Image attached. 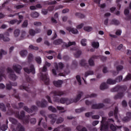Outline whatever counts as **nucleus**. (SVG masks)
Here are the masks:
<instances>
[{"mask_svg":"<svg viewBox=\"0 0 131 131\" xmlns=\"http://www.w3.org/2000/svg\"><path fill=\"white\" fill-rule=\"evenodd\" d=\"M51 94L53 95V100L54 102H56L57 103H61V104H66L67 105H69L73 102L75 103H77L78 101L81 99L82 96H83V92L82 91H79L77 95L76 98L73 100L72 99H68L65 98H59V97H57V96H63L64 95V92L63 91H54L51 92Z\"/></svg>","mask_w":131,"mask_h":131,"instance_id":"obj_1","label":"nucleus"},{"mask_svg":"<svg viewBox=\"0 0 131 131\" xmlns=\"http://www.w3.org/2000/svg\"><path fill=\"white\" fill-rule=\"evenodd\" d=\"M107 118L102 117L101 121L100 130L101 131H107L110 128L112 131H116L117 128H121L122 126H115L113 124L114 120L113 119H108L107 121Z\"/></svg>","mask_w":131,"mask_h":131,"instance_id":"obj_2","label":"nucleus"},{"mask_svg":"<svg viewBox=\"0 0 131 131\" xmlns=\"http://www.w3.org/2000/svg\"><path fill=\"white\" fill-rule=\"evenodd\" d=\"M127 87L126 85L117 86L111 89V92L114 93V92H120L114 96L115 100L117 99H121L124 96V92L126 91Z\"/></svg>","mask_w":131,"mask_h":131,"instance_id":"obj_3","label":"nucleus"},{"mask_svg":"<svg viewBox=\"0 0 131 131\" xmlns=\"http://www.w3.org/2000/svg\"><path fill=\"white\" fill-rule=\"evenodd\" d=\"M13 113L15 117L16 118H18V119L22 120L24 123H29V118H30V116H25V112H24V111H21L20 113H19V111H14Z\"/></svg>","mask_w":131,"mask_h":131,"instance_id":"obj_4","label":"nucleus"},{"mask_svg":"<svg viewBox=\"0 0 131 131\" xmlns=\"http://www.w3.org/2000/svg\"><path fill=\"white\" fill-rule=\"evenodd\" d=\"M64 64L62 62H59L58 66L56 64L55 66V69H53L52 70V74H53L54 76H65V73H61V70L64 68Z\"/></svg>","mask_w":131,"mask_h":131,"instance_id":"obj_5","label":"nucleus"},{"mask_svg":"<svg viewBox=\"0 0 131 131\" xmlns=\"http://www.w3.org/2000/svg\"><path fill=\"white\" fill-rule=\"evenodd\" d=\"M41 72H45V73H41L40 78L42 81L44 82L45 84L48 85L50 84V79L48 77V68L46 66H44L42 69H41Z\"/></svg>","mask_w":131,"mask_h":131,"instance_id":"obj_6","label":"nucleus"},{"mask_svg":"<svg viewBox=\"0 0 131 131\" xmlns=\"http://www.w3.org/2000/svg\"><path fill=\"white\" fill-rule=\"evenodd\" d=\"M49 118L51 119L50 123L51 124H54L55 122L56 121L57 124H60L64 121V118L61 117L57 119V115L55 114H52L48 116Z\"/></svg>","mask_w":131,"mask_h":131,"instance_id":"obj_7","label":"nucleus"},{"mask_svg":"<svg viewBox=\"0 0 131 131\" xmlns=\"http://www.w3.org/2000/svg\"><path fill=\"white\" fill-rule=\"evenodd\" d=\"M122 80V76H120L117 77L115 80H112V79H108L106 81L107 84H115L116 82H120Z\"/></svg>","mask_w":131,"mask_h":131,"instance_id":"obj_8","label":"nucleus"},{"mask_svg":"<svg viewBox=\"0 0 131 131\" xmlns=\"http://www.w3.org/2000/svg\"><path fill=\"white\" fill-rule=\"evenodd\" d=\"M7 72L9 73V78L11 80L15 81L17 79V76L14 73V71L11 68H8Z\"/></svg>","mask_w":131,"mask_h":131,"instance_id":"obj_9","label":"nucleus"},{"mask_svg":"<svg viewBox=\"0 0 131 131\" xmlns=\"http://www.w3.org/2000/svg\"><path fill=\"white\" fill-rule=\"evenodd\" d=\"M53 131H71V128L69 127H65L64 125H62L54 128Z\"/></svg>","mask_w":131,"mask_h":131,"instance_id":"obj_10","label":"nucleus"},{"mask_svg":"<svg viewBox=\"0 0 131 131\" xmlns=\"http://www.w3.org/2000/svg\"><path fill=\"white\" fill-rule=\"evenodd\" d=\"M118 107L116 106L115 108L114 112L111 111L108 113V116L110 117H111V116H113L114 115V117L115 119L117 120L118 119Z\"/></svg>","mask_w":131,"mask_h":131,"instance_id":"obj_11","label":"nucleus"},{"mask_svg":"<svg viewBox=\"0 0 131 131\" xmlns=\"http://www.w3.org/2000/svg\"><path fill=\"white\" fill-rule=\"evenodd\" d=\"M36 104L38 107H41V108H45V107L48 106V101H47V100L45 99H42L41 102L40 101H37Z\"/></svg>","mask_w":131,"mask_h":131,"instance_id":"obj_12","label":"nucleus"},{"mask_svg":"<svg viewBox=\"0 0 131 131\" xmlns=\"http://www.w3.org/2000/svg\"><path fill=\"white\" fill-rule=\"evenodd\" d=\"M105 106L103 103H100L98 104H93L91 106L92 109H102V108H104Z\"/></svg>","mask_w":131,"mask_h":131,"instance_id":"obj_13","label":"nucleus"},{"mask_svg":"<svg viewBox=\"0 0 131 131\" xmlns=\"http://www.w3.org/2000/svg\"><path fill=\"white\" fill-rule=\"evenodd\" d=\"M98 56L93 55L90 58L88 61L90 66H95V61L94 60L95 59H98Z\"/></svg>","mask_w":131,"mask_h":131,"instance_id":"obj_14","label":"nucleus"},{"mask_svg":"<svg viewBox=\"0 0 131 131\" xmlns=\"http://www.w3.org/2000/svg\"><path fill=\"white\" fill-rule=\"evenodd\" d=\"M67 30L70 32H72L73 34H78V30L74 28H71L70 27H67Z\"/></svg>","mask_w":131,"mask_h":131,"instance_id":"obj_15","label":"nucleus"},{"mask_svg":"<svg viewBox=\"0 0 131 131\" xmlns=\"http://www.w3.org/2000/svg\"><path fill=\"white\" fill-rule=\"evenodd\" d=\"M3 77H6V75L5 74V68H0V81L3 80Z\"/></svg>","mask_w":131,"mask_h":131,"instance_id":"obj_16","label":"nucleus"},{"mask_svg":"<svg viewBox=\"0 0 131 131\" xmlns=\"http://www.w3.org/2000/svg\"><path fill=\"white\" fill-rule=\"evenodd\" d=\"M13 69L15 71L16 73H18L19 74L21 69H22V67L20 65H15L13 66Z\"/></svg>","mask_w":131,"mask_h":131,"instance_id":"obj_17","label":"nucleus"},{"mask_svg":"<svg viewBox=\"0 0 131 131\" xmlns=\"http://www.w3.org/2000/svg\"><path fill=\"white\" fill-rule=\"evenodd\" d=\"M53 84L56 88H61L62 84H63V81L61 80H58V81H53Z\"/></svg>","mask_w":131,"mask_h":131,"instance_id":"obj_18","label":"nucleus"},{"mask_svg":"<svg viewBox=\"0 0 131 131\" xmlns=\"http://www.w3.org/2000/svg\"><path fill=\"white\" fill-rule=\"evenodd\" d=\"M80 65L81 67H84L86 68H89V64L86 63V61L84 59H82L80 61Z\"/></svg>","mask_w":131,"mask_h":131,"instance_id":"obj_19","label":"nucleus"},{"mask_svg":"<svg viewBox=\"0 0 131 131\" xmlns=\"http://www.w3.org/2000/svg\"><path fill=\"white\" fill-rule=\"evenodd\" d=\"M24 70L26 73H30V72L33 73V64H31L30 69H28V68H25Z\"/></svg>","mask_w":131,"mask_h":131,"instance_id":"obj_20","label":"nucleus"},{"mask_svg":"<svg viewBox=\"0 0 131 131\" xmlns=\"http://www.w3.org/2000/svg\"><path fill=\"white\" fill-rule=\"evenodd\" d=\"M131 118V113H126V117H124L123 118V121H129Z\"/></svg>","mask_w":131,"mask_h":131,"instance_id":"obj_21","label":"nucleus"},{"mask_svg":"<svg viewBox=\"0 0 131 131\" xmlns=\"http://www.w3.org/2000/svg\"><path fill=\"white\" fill-rule=\"evenodd\" d=\"M111 24L113 25H116V26L119 25L120 24V21L116 19H113L111 21Z\"/></svg>","mask_w":131,"mask_h":131,"instance_id":"obj_22","label":"nucleus"},{"mask_svg":"<svg viewBox=\"0 0 131 131\" xmlns=\"http://www.w3.org/2000/svg\"><path fill=\"white\" fill-rule=\"evenodd\" d=\"M21 22H22L21 20H17V19H12L9 21V24H11V25H14V24H16V23H17V24H20Z\"/></svg>","mask_w":131,"mask_h":131,"instance_id":"obj_23","label":"nucleus"},{"mask_svg":"<svg viewBox=\"0 0 131 131\" xmlns=\"http://www.w3.org/2000/svg\"><path fill=\"white\" fill-rule=\"evenodd\" d=\"M16 129L18 131H25V128H24V126L21 125L20 123H18L17 124V126L16 127Z\"/></svg>","mask_w":131,"mask_h":131,"instance_id":"obj_24","label":"nucleus"},{"mask_svg":"<svg viewBox=\"0 0 131 131\" xmlns=\"http://www.w3.org/2000/svg\"><path fill=\"white\" fill-rule=\"evenodd\" d=\"M62 42H63V41L61 39H57L53 41V45L55 46H59V45H61Z\"/></svg>","mask_w":131,"mask_h":131,"instance_id":"obj_25","label":"nucleus"},{"mask_svg":"<svg viewBox=\"0 0 131 131\" xmlns=\"http://www.w3.org/2000/svg\"><path fill=\"white\" fill-rule=\"evenodd\" d=\"M19 54H20L21 57H23V58H24V57H26V56H27L28 52H27V50H24L21 51L19 52Z\"/></svg>","mask_w":131,"mask_h":131,"instance_id":"obj_26","label":"nucleus"},{"mask_svg":"<svg viewBox=\"0 0 131 131\" xmlns=\"http://www.w3.org/2000/svg\"><path fill=\"white\" fill-rule=\"evenodd\" d=\"M75 16H76V17H77L78 18H79L80 19H83L85 17V15H84V14H83L81 13H79V12L76 13Z\"/></svg>","mask_w":131,"mask_h":131,"instance_id":"obj_27","label":"nucleus"},{"mask_svg":"<svg viewBox=\"0 0 131 131\" xmlns=\"http://www.w3.org/2000/svg\"><path fill=\"white\" fill-rule=\"evenodd\" d=\"M8 123H9V121L8 120H6V124H3L1 126V129L3 131H6L7 129H8Z\"/></svg>","mask_w":131,"mask_h":131,"instance_id":"obj_28","label":"nucleus"},{"mask_svg":"<svg viewBox=\"0 0 131 131\" xmlns=\"http://www.w3.org/2000/svg\"><path fill=\"white\" fill-rule=\"evenodd\" d=\"M33 60V55H32V54L30 53L28 56V62L29 64H31V62H32Z\"/></svg>","mask_w":131,"mask_h":131,"instance_id":"obj_29","label":"nucleus"},{"mask_svg":"<svg viewBox=\"0 0 131 131\" xmlns=\"http://www.w3.org/2000/svg\"><path fill=\"white\" fill-rule=\"evenodd\" d=\"M56 108L57 110H59L60 111L59 113H65V112H66V110H65L64 107L57 106Z\"/></svg>","mask_w":131,"mask_h":131,"instance_id":"obj_30","label":"nucleus"},{"mask_svg":"<svg viewBox=\"0 0 131 131\" xmlns=\"http://www.w3.org/2000/svg\"><path fill=\"white\" fill-rule=\"evenodd\" d=\"M108 88V85L106 83H102L100 86V89L101 90H106Z\"/></svg>","mask_w":131,"mask_h":131,"instance_id":"obj_31","label":"nucleus"},{"mask_svg":"<svg viewBox=\"0 0 131 131\" xmlns=\"http://www.w3.org/2000/svg\"><path fill=\"white\" fill-rule=\"evenodd\" d=\"M19 90H25V91H26V92H28V93H30L29 88H28V86H27L20 85L19 86Z\"/></svg>","mask_w":131,"mask_h":131,"instance_id":"obj_32","label":"nucleus"},{"mask_svg":"<svg viewBox=\"0 0 131 131\" xmlns=\"http://www.w3.org/2000/svg\"><path fill=\"white\" fill-rule=\"evenodd\" d=\"M92 46L94 49H99V47H100V43L99 42H93L92 43Z\"/></svg>","mask_w":131,"mask_h":131,"instance_id":"obj_33","label":"nucleus"},{"mask_svg":"<svg viewBox=\"0 0 131 131\" xmlns=\"http://www.w3.org/2000/svg\"><path fill=\"white\" fill-rule=\"evenodd\" d=\"M0 109L3 111L4 112H6L7 111V109L6 108V105L4 103H0Z\"/></svg>","mask_w":131,"mask_h":131,"instance_id":"obj_34","label":"nucleus"},{"mask_svg":"<svg viewBox=\"0 0 131 131\" xmlns=\"http://www.w3.org/2000/svg\"><path fill=\"white\" fill-rule=\"evenodd\" d=\"M48 110H49V111H51V112H53V113H56V112H57V109L53 106H49L48 107Z\"/></svg>","mask_w":131,"mask_h":131,"instance_id":"obj_35","label":"nucleus"},{"mask_svg":"<svg viewBox=\"0 0 131 131\" xmlns=\"http://www.w3.org/2000/svg\"><path fill=\"white\" fill-rule=\"evenodd\" d=\"M83 30H85V31H87L88 32H91V31L93 30V27L90 26L84 27Z\"/></svg>","mask_w":131,"mask_h":131,"instance_id":"obj_36","label":"nucleus"},{"mask_svg":"<svg viewBox=\"0 0 131 131\" xmlns=\"http://www.w3.org/2000/svg\"><path fill=\"white\" fill-rule=\"evenodd\" d=\"M7 54H8V53L7 52V51L2 49L0 51V60L2 59V58H3V55H7Z\"/></svg>","mask_w":131,"mask_h":131,"instance_id":"obj_37","label":"nucleus"},{"mask_svg":"<svg viewBox=\"0 0 131 131\" xmlns=\"http://www.w3.org/2000/svg\"><path fill=\"white\" fill-rule=\"evenodd\" d=\"M131 79V74L128 73L125 78L123 79V81H127Z\"/></svg>","mask_w":131,"mask_h":131,"instance_id":"obj_38","label":"nucleus"},{"mask_svg":"<svg viewBox=\"0 0 131 131\" xmlns=\"http://www.w3.org/2000/svg\"><path fill=\"white\" fill-rule=\"evenodd\" d=\"M82 53V52H81V51H80V50L77 51L74 54V56H75V58H79V57H80V55H81Z\"/></svg>","mask_w":131,"mask_h":131,"instance_id":"obj_39","label":"nucleus"},{"mask_svg":"<svg viewBox=\"0 0 131 131\" xmlns=\"http://www.w3.org/2000/svg\"><path fill=\"white\" fill-rule=\"evenodd\" d=\"M24 110H25V111H26V112H28V113H32V110L28 108V107H27V106H25L24 107Z\"/></svg>","mask_w":131,"mask_h":131,"instance_id":"obj_40","label":"nucleus"},{"mask_svg":"<svg viewBox=\"0 0 131 131\" xmlns=\"http://www.w3.org/2000/svg\"><path fill=\"white\" fill-rule=\"evenodd\" d=\"M85 108L84 107H81L80 108L76 109L75 112L76 113H80V112H83V111H85Z\"/></svg>","mask_w":131,"mask_h":131,"instance_id":"obj_41","label":"nucleus"},{"mask_svg":"<svg viewBox=\"0 0 131 131\" xmlns=\"http://www.w3.org/2000/svg\"><path fill=\"white\" fill-rule=\"evenodd\" d=\"M9 120L11 121V122H12L13 124H17V123H18V121H17V120H16L15 118H10Z\"/></svg>","mask_w":131,"mask_h":131,"instance_id":"obj_42","label":"nucleus"},{"mask_svg":"<svg viewBox=\"0 0 131 131\" xmlns=\"http://www.w3.org/2000/svg\"><path fill=\"white\" fill-rule=\"evenodd\" d=\"M93 74H94V72L92 71H89L88 72H86L85 73V77H88V76H89V75H93Z\"/></svg>","mask_w":131,"mask_h":131,"instance_id":"obj_43","label":"nucleus"},{"mask_svg":"<svg viewBox=\"0 0 131 131\" xmlns=\"http://www.w3.org/2000/svg\"><path fill=\"white\" fill-rule=\"evenodd\" d=\"M20 34V30L19 29H16L14 32V35L15 37H18Z\"/></svg>","mask_w":131,"mask_h":131,"instance_id":"obj_44","label":"nucleus"},{"mask_svg":"<svg viewBox=\"0 0 131 131\" xmlns=\"http://www.w3.org/2000/svg\"><path fill=\"white\" fill-rule=\"evenodd\" d=\"M97 94H95V93H92L90 95H88L85 98L86 99H88V98H96V97H97Z\"/></svg>","mask_w":131,"mask_h":131,"instance_id":"obj_45","label":"nucleus"},{"mask_svg":"<svg viewBox=\"0 0 131 131\" xmlns=\"http://www.w3.org/2000/svg\"><path fill=\"white\" fill-rule=\"evenodd\" d=\"M35 61L37 64H41V58L39 56H37L35 58Z\"/></svg>","mask_w":131,"mask_h":131,"instance_id":"obj_46","label":"nucleus"},{"mask_svg":"<svg viewBox=\"0 0 131 131\" xmlns=\"http://www.w3.org/2000/svg\"><path fill=\"white\" fill-rule=\"evenodd\" d=\"M76 80H77L79 85H81V79L80 78V75H77L76 76Z\"/></svg>","mask_w":131,"mask_h":131,"instance_id":"obj_47","label":"nucleus"},{"mask_svg":"<svg viewBox=\"0 0 131 131\" xmlns=\"http://www.w3.org/2000/svg\"><path fill=\"white\" fill-rule=\"evenodd\" d=\"M86 39H82L81 40V45H82V47H86Z\"/></svg>","mask_w":131,"mask_h":131,"instance_id":"obj_48","label":"nucleus"},{"mask_svg":"<svg viewBox=\"0 0 131 131\" xmlns=\"http://www.w3.org/2000/svg\"><path fill=\"white\" fill-rule=\"evenodd\" d=\"M75 41H69L68 44L66 45V47H67V48H68L69 47H71V46H75Z\"/></svg>","mask_w":131,"mask_h":131,"instance_id":"obj_49","label":"nucleus"},{"mask_svg":"<svg viewBox=\"0 0 131 131\" xmlns=\"http://www.w3.org/2000/svg\"><path fill=\"white\" fill-rule=\"evenodd\" d=\"M28 25V21H27V20H25L24 21L21 27H23V28H25V27H27Z\"/></svg>","mask_w":131,"mask_h":131,"instance_id":"obj_50","label":"nucleus"},{"mask_svg":"<svg viewBox=\"0 0 131 131\" xmlns=\"http://www.w3.org/2000/svg\"><path fill=\"white\" fill-rule=\"evenodd\" d=\"M41 30L40 29H36L35 30H33V35H35L36 33H40Z\"/></svg>","mask_w":131,"mask_h":131,"instance_id":"obj_51","label":"nucleus"},{"mask_svg":"<svg viewBox=\"0 0 131 131\" xmlns=\"http://www.w3.org/2000/svg\"><path fill=\"white\" fill-rule=\"evenodd\" d=\"M14 8V9H16V10H19L22 9V8H24V5H15Z\"/></svg>","mask_w":131,"mask_h":131,"instance_id":"obj_52","label":"nucleus"},{"mask_svg":"<svg viewBox=\"0 0 131 131\" xmlns=\"http://www.w3.org/2000/svg\"><path fill=\"white\" fill-rule=\"evenodd\" d=\"M111 100L109 98H106L103 100V102L105 103V104H110Z\"/></svg>","mask_w":131,"mask_h":131,"instance_id":"obj_53","label":"nucleus"},{"mask_svg":"<svg viewBox=\"0 0 131 131\" xmlns=\"http://www.w3.org/2000/svg\"><path fill=\"white\" fill-rule=\"evenodd\" d=\"M42 7L41 6V5H40V4H37V5H36V6H33V10H36V8H41Z\"/></svg>","mask_w":131,"mask_h":131,"instance_id":"obj_54","label":"nucleus"},{"mask_svg":"<svg viewBox=\"0 0 131 131\" xmlns=\"http://www.w3.org/2000/svg\"><path fill=\"white\" fill-rule=\"evenodd\" d=\"M123 69V66L120 65L117 67V71H121Z\"/></svg>","mask_w":131,"mask_h":131,"instance_id":"obj_55","label":"nucleus"},{"mask_svg":"<svg viewBox=\"0 0 131 131\" xmlns=\"http://www.w3.org/2000/svg\"><path fill=\"white\" fill-rule=\"evenodd\" d=\"M6 89L7 90H11L12 84H11V82H10V83H8L6 84Z\"/></svg>","mask_w":131,"mask_h":131,"instance_id":"obj_56","label":"nucleus"},{"mask_svg":"<svg viewBox=\"0 0 131 131\" xmlns=\"http://www.w3.org/2000/svg\"><path fill=\"white\" fill-rule=\"evenodd\" d=\"M41 23L39 22V21H35L34 22V25H35V26H41Z\"/></svg>","mask_w":131,"mask_h":131,"instance_id":"obj_57","label":"nucleus"},{"mask_svg":"<svg viewBox=\"0 0 131 131\" xmlns=\"http://www.w3.org/2000/svg\"><path fill=\"white\" fill-rule=\"evenodd\" d=\"M40 114L42 115V116H44L46 121H47V117H46V113L43 111H40Z\"/></svg>","mask_w":131,"mask_h":131,"instance_id":"obj_58","label":"nucleus"},{"mask_svg":"<svg viewBox=\"0 0 131 131\" xmlns=\"http://www.w3.org/2000/svg\"><path fill=\"white\" fill-rule=\"evenodd\" d=\"M39 16V13L38 12H33V17L34 18H37V17Z\"/></svg>","mask_w":131,"mask_h":131,"instance_id":"obj_59","label":"nucleus"},{"mask_svg":"<svg viewBox=\"0 0 131 131\" xmlns=\"http://www.w3.org/2000/svg\"><path fill=\"white\" fill-rule=\"evenodd\" d=\"M92 119H99L100 118V116L98 115H93L92 116Z\"/></svg>","mask_w":131,"mask_h":131,"instance_id":"obj_60","label":"nucleus"},{"mask_svg":"<svg viewBox=\"0 0 131 131\" xmlns=\"http://www.w3.org/2000/svg\"><path fill=\"white\" fill-rule=\"evenodd\" d=\"M52 33H53V31H52V30L50 29L47 31V35L50 36V35H52Z\"/></svg>","mask_w":131,"mask_h":131,"instance_id":"obj_61","label":"nucleus"},{"mask_svg":"<svg viewBox=\"0 0 131 131\" xmlns=\"http://www.w3.org/2000/svg\"><path fill=\"white\" fill-rule=\"evenodd\" d=\"M122 105L123 107H126L127 106V102L125 100H123L122 102Z\"/></svg>","mask_w":131,"mask_h":131,"instance_id":"obj_62","label":"nucleus"},{"mask_svg":"<svg viewBox=\"0 0 131 131\" xmlns=\"http://www.w3.org/2000/svg\"><path fill=\"white\" fill-rule=\"evenodd\" d=\"M48 9H42V13L43 15H47L48 14Z\"/></svg>","mask_w":131,"mask_h":131,"instance_id":"obj_63","label":"nucleus"},{"mask_svg":"<svg viewBox=\"0 0 131 131\" xmlns=\"http://www.w3.org/2000/svg\"><path fill=\"white\" fill-rule=\"evenodd\" d=\"M3 40L4 41H10V38L4 36Z\"/></svg>","mask_w":131,"mask_h":131,"instance_id":"obj_64","label":"nucleus"}]
</instances>
